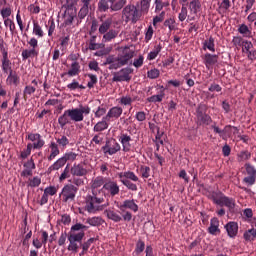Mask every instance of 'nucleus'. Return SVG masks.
Segmentation results:
<instances>
[{
  "label": "nucleus",
  "instance_id": "1",
  "mask_svg": "<svg viewBox=\"0 0 256 256\" xmlns=\"http://www.w3.org/2000/svg\"><path fill=\"white\" fill-rule=\"evenodd\" d=\"M91 113V108L89 106L80 105L78 108H71L64 111V113L59 116L58 124L61 129H65L66 125L74 123H81L85 119V115Z\"/></svg>",
  "mask_w": 256,
  "mask_h": 256
},
{
  "label": "nucleus",
  "instance_id": "2",
  "mask_svg": "<svg viewBox=\"0 0 256 256\" xmlns=\"http://www.w3.org/2000/svg\"><path fill=\"white\" fill-rule=\"evenodd\" d=\"M85 209L87 212L95 214L101 211H105L109 207V203L105 202L104 194H95L86 196Z\"/></svg>",
  "mask_w": 256,
  "mask_h": 256
},
{
  "label": "nucleus",
  "instance_id": "3",
  "mask_svg": "<svg viewBox=\"0 0 256 256\" xmlns=\"http://www.w3.org/2000/svg\"><path fill=\"white\" fill-rule=\"evenodd\" d=\"M27 139L29 141H38L35 143H28L26 150L22 151L20 154L21 159H27L29 155H31V150L32 149H43L45 146V140L41 137V134L39 133H30L27 136Z\"/></svg>",
  "mask_w": 256,
  "mask_h": 256
},
{
  "label": "nucleus",
  "instance_id": "4",
  "mask_svg": "<svg viewBox=\"0 0 256 256\" xmlns=\"http://www.w3.org/2000/svg\"><path fill=\"white\" fill-rule=\"evenodd\" d=\"M118 61L121 67L129 65V61L135 57V50L131 49V46H121L117 48Z\"/></svg>",
  "mask_w": 256,
  "mask_h": 256
},
{
  "label": "nucleus",
  "instance_id": "5",
  "mask_svg": "<svg viewBox=\"0 0 256 256\" xmlns=\"http://www.w3.org/2000/svg\"><path fill=\"white\" fill-rule=\"evenodd\" d=\"M122 15L126 21V23H137L139 19H141V12L135 5H127L124 7L122 11Z\"/></svg>",
  "mask_w": 256,
  "mask_h": 256
},
{
  "label": "nucleus",
  "instance_id": "6",
  "mask_svg": "<svg viewBox=\"0 0 256 256\" xmlns=\"http://www.w3.org/2000/svg\"><path fill=\"white\" fill-rule=\"evenodd\" d=\"M83 237H85V232L80 231L78 234H68V251H72V253H77L79 251V247H81L83 243Z\"/></svg>",
  "mask_w": 256,
  "mask_h": 256
},
{
  "label": "nucleus",
  "instance_id": "7",
  "mask_svg": "<svg viewBox=\"0 0 256 256\" xmlns=\"http://www.w3.org/2000/svg\"><path fill=\"white\" fill-rule=\"evenodd\" d=\"M77 187L72 184L65 185L62 188V191L60 193V197L62 199L63 203H71L72 201H75V197L77 195Z\"/></svg>",
  "mask_w": 256,
  "mask_h": 256
},
{
  "label": "nucleus",
  "instance_id": "8",
  "mask_svg": "<svg viewBox=\"0 0 256 256\" xmlns=\"http://www.w3.org/2000/svg\"><path fill=\"white\" fill-rule=\"evenodd\" d=\"M212 201L216 205H220V207H228V209H234L235 208V200L223 195L222 193L213 194L212 195Z\"/></svg>",
  "mask_w": 256,
  "mask_h": 256
},
{
  "label": "nucleus",
  "instance_id": "9",
  "mask_svg": "<svg viewBox=\"0 0 256 256\" xmlns=\"http://www.w3.org/2000/svg\"><path fill=\"white\" fill-rule=\"evenodd\" d=\"M105 213L108 219H110V221H113L114 223H120V221L129 222L133 219V214H131V212L129 211H126L122 216L113 210H105Z\"/></svg>",
  "mask_w": 256,
  "mask_h": 256
},
{
  "label": "nucleus",
  "instance_id": "10",
  "mask_svg": "<svg viewBox=\"0 0 256 256\" xmlns=\"http://www.w3.org/2000/svg\"><path fill=\"white\" fill-rule=\"evenodd\" d=\"M102 151H104L105 155H115L121 151V145L117 140L111 139L106 141V144L102 147Z\"/></svg>",
  "mask_w": 256,
  "mask_h": 256
},
{
  "label": "nucleus",
  "instance_id": "11",
  "mask_svg": "<svg viewBox=\"0 0 256 256\" xmlns=\"http://www.w3.org/2000/svg\"><path fill=\"white\" fill-rule=\"evenodd\" d=\"M189 10L188 23L197 19V13L201 12V2L199 0H192L189 4Z\"/></svg>",
  "mask_w": 256,
  "mask_h": 256
},
{
  "label": "nucleus",
  "instance_id": "12",
  "mask_svg": "<svg viewBox=\"0 0 256 256\" xmlns=\"http://www.w3.org/2000/svg\"><path fill=\"white\" fill-rule=\"evenodd\" d=\"M91 183L92 193L103 195L101 187L105 185V178L103 176H97L95 178H92Z\"/></svg>",
  "mask_w": 256,
  "mask_h": 256
},
{
  "label": "nucleus",
  "instance_id": "13",
  "mask_svg": "<svg viewBox=\"0 0 256 256\" xmlns=\"http://www.w3.org/2000/svg\"><path fill=\"white\" fill-rule=\"evenodd\" d=\"M245 169L247 173V177L243 179L244 183L247 185H255L256 180V170L251 164H245Z\"/></svg>",
  "mask_w": 256,
  "mask_h": 256
},
{
  "label": "nucleus",
  "instance_id": "14",
  "mask_svg": "<svg viewBox=\"0 0 256 256\" xmlns=\"http://www.w3.org/2000/svg\"><path fill=\"white\" fill-rule=\"evenodd\" d=\"M129 75H131V69L129 68L121 69L120 71L114 73L112 81H115V82L131 81V76Z\"/></svg>",
  "mask_w": 256,
  "mask_h": 256
},
{
  "label": "nucleus",
  "instance_id": "15",
  "mask_svg": "<svg viewBox=\"0 0 256 256\" xmlns=\"http://www.w3.org/2000/svg\"><path fill=\"white\" fill-rule=\"evenodd\" d=\"M111 25H113V17H107V18L101 17L100 25L98 29V32L100 33V35H105L107 31H110Z\"/></svg>",
  "mask_w": 256,
  "mask_h": 256
},
{
  "label": "nucleus",
  "instance_id": "16",
  "mask_svg": "<svg viewBox=\"0 0 256 256\" xmlns=\"http://www.w3.org/2000/svg\"><path fill=\"white\" fill-rule=\"evenodd\" d=\"M118 209L122 211V213H125V209H129L130 211H133L134 213H137L139 211V205L135 203V200H124L121 205L118 206Z\"/></svg>",
  "mask_w": 256,
  "mask_h": 256
},
{
  "label": "nucleus",
  "instance_id": "17",
  "mask_svg": "<svg viewBox=\"0 0 256 256\" xmlns=\"http://www.w3.org/2000/svg\"><path fill=\"white\" fill-rule=\"evenodd\" d=\"M24 169L21 172V177H32L33 176V170L35 169V160L33 158H30L27 162L23 165Z\"/></svg>",
  "mask_w": 256,
  "mask_h": 256
},
{
  "label": "nucleus",
  "instance_id": "18",
  "mask_svg": "<svg viewBox=\"0 0 256 256\" xmlns=\"http://www.w3.org/2000/svg\"><path fill=\"white\" fill-rule=\"evenodd\" d=\"M121 115H123V108L114 106L107 112L106 116H104V119H107L108 121L111 119H119Z\"/></svg>",
  "mask_w": 256,
  "mask_h": 256
},
{
  "label": "nucleus",
  "instance_id": "19",
  "mask_svg": "<svg viewBox=\"0 0 256 256\" xmlns=\"http://www.w3.org/2000/svg\"><path fill=\"white\" fill-rule=\"evenodd\" d=\"M103 189L108 191L112 197H115V195H119V185H117V182L115 181H108L103 185Z\"/></svg>",
  "mask_w": 256,
  "mask_h": 256
},
{
  "label": "nucleus",
  "instance_id": "20",
  "mask_svg": "<svg viewBox=\"0 0 256 256\" xmlns=\"http://www.w3.org/2000/svg\"><path fill=\"white\" fill-rule=\"evenodd\" d=\"M204 65L207 69H210L213 67V65H216L219 61V56L206 53L203 57Z\"/></svg>",
  "mask_w": 256,
  "mask_h": 256
},
{
  "label": "nucleus",
  "instance_id": "21",
  "mask_svg": "<svg viewBox=\"0 0 256 256\" xmlns=\"http://www.w3.org/2000/svg\"><path fill=\"white\" fill-rule=\"evenodd\" d=\"M1 69L3 73L6 75L13 72V64L11 63V60L9 59V55L2 56L1 59Z\"/></svg>",
  "mask_w": 256,
  "mask_h": 256
},
{
  "label": "nucleus",
  "instance_id": "22",
  "mask_svg": "<svg viewBox=\"0 0 256 256\" xmlns=\"http://www.w3.org/2000/svg\"><path fill=\"white\" fill-rule=\"evenodd\" d=\"M80 1L82 3V8L78 13V17L80 19H85V17H87V14L89 13V9L91 7V3L93 0H80Z\"/></svg>",
  "mask_w": 256,
  "mask_h": 256
},
{
  "label": "nucleus",
  "instance_id": "23",
  "mask_svg": "<svg viewBox=\"0 0 256 256\" xmlns=\"http://www.w3.org/2000/svg\"><path fill=\"white\" fill-rule=\"evenodd\" d=\"M119 141L123 147L125 153L131 151V136L127 134H121Z\"/></svg>",
  "mask_w": 256,
  "mask_h": 256
},
{
  "label": "nucleus",
  "instance_id": "24",
  "mask_svg": "<svg viewBox=\"0 0 256 256\" xmlns=\"http://www.w3.org/2000/svg\"><path fill=\"white\" fill-rule=\"evenodd\" d=\"M104 65H109L108 69H119L121 67V63H119V57L115 58V56H108Z\"/></svg>",
  "mask_w": 256,
  "mask_h": 256
},
{
  "label": "nucleus",
  "instance_id": "25",
  "mask_svg": "<svg viewBox=\"0 0 256 256\" xmlns=\"http://www.w3.org/2000/svg\"><path fill=\"white\" fill-rule=\"evenodd\" d=\"M117 176L119 177L120 181H123V179H126L127 181H134V182L139 181V177L135 175V172H131V171L119 172Z\"/></svg>",
  "mask_w": 256,
  "mask_h": 256
},
{
  "label": "nucleus",
  "instance_id": "26",
  "mask_svg": "<svg viewBox=\"0 0 256 256\" xmlns=\"http://www.w3.org/2000/svg\"><path fill=\"white\" fill-rule=\"evenodd\" d=\"M237 133H239V129H237V127L231 126V125L225 126L224 134L222 135V139L224 141H227V139H229L233 135H237Z\"/></svg>",
  "mask_w": 256,
  "mask_h": 256
},
{
  "label": "nucleus",
  "instance_id": "27",
  "mask_svg": "<svg viewBox=\"0 0 256 256\" xmlns=\"http://www.w3.org/2000/svg\"><path fill=\"white\" fill-rule=\"evenodd\" d=\"M70 171L71 175L76 177H84V175L87 174V169H85L81 164H74Z\"/></svg>",
  "mask_w": 256,
  "mask_h": 256
},
{
  "label": "nucleus",
  "instance_id": "28",
  "mask_svg": "<svg viewBox=\"0 0 256 256\" xmlns=\"http://www.w3.org/2000/svg\"><path fill=\"white\" fill-rule=\"evenodd\" d=\"M107 121L109 120L103 117L101 121H99L98 123H96V125H94L93 131L95 133H101L102 131L109 129V123H107Z\"/></svg>",
  "mask_w": 256,
  "mask_h": 256
},
{
  "label": "nucleus",
  "instance_id": "29",
  "mask_svg": "<svg viewBox=\"0 0 256 256\" xmlns=\"http://www.w3.org/2000/svg\"><path fill=\"white\" fill-rule=\"evenodd\" d=\"M225 229L230 237H237L239 226L235 222H229L226 224Z\"/></svg>",
  "mask_w": 256,
  "mask_h": 256
},
{
  "label": "nucleus",
  "instance_id": "30",
  "mask_svg": "<svg viewBox=\"0 0 256 256\" xmlns=\"http://www.w3.org/2000/svg\"><path fill=\"white\" fill-rule=\"evenodd\" d=\"M208 232L210 233V235H217V233H221V230H219V219L212 218L210 220Z\"/></svg>",
  "mask_w": 256,
  "mask_h": 256
},
{
  "label": "nucleus",
  "instance_id": "31",
  "mask_svg": "<svg viewBox=\"0 0 256 256\" xmlns=\"http://www.w3.org/2000/svg\"><path fill=\"white\" fill-rule=\"evenodd\" d=\"M163 99H165V89H163V87H161V90L158 94L147 98V102L148 103H161V101H163Z\"/></svg>",
  "mask_w": 256,
  "mask_h": 256
},
{
  "label": "nucleus",
  "instance_id": "32",
  "mask_svg": "<svg viewBox=\"0 0 256 256\" xmlns=\"http://www.w3.org/2000/svg\"><path fill=\"white\" fill-rule=\"evenodd\" d=\"M21 79L19 78V75H17V72L12 71L8 73V77L6 79V83L8 85H19Z\"/></svg>",
  "mask_w": 256,
  "mask_h": 256
},
{
  "label": "nucleus",
  "instance_id": "33",
  "mask_svg": "<svg viewBox=\"0 0 256 256\" xmlns=\"http://www.w3.org/2000/svg\"><path fill=\"white\" fill-rule=\"evenodd\" d=\"M50 148V155L48 156V161H53L55 157H57L61 151L59 150V145L55 142H51L49 145Z\"/></svg>",
  "mask_w": 256,
  "mask_h": 256
},
{
  "label": "nucleus",
  "instance_id": "34",
  "mask_svg": "<svg viewBox=\"0 0 256 256\" xmlns=\"http://www.w3.org/2000/svg\"><path fill=\"white\" fill-rule=\"evenodd\" d=\"M67 162L63 159V156L59 158L56 162H54L49 168L48 171L49 173L53 171H59V169H62V167H65V164Z\"/></svg>",
  "mask_w": 256,
  "mask_h": 256
},
{
  "label": "nucleus",
  "instance_id": "35",
  "mask_svg": "<svg viewBox=\"0 0 256 256\" xmlns=\"http://www.w3.org/2000/svg\"><path fill=\"white\" fill-rule=\"evenodd\" d=\"M111 3L110 9L112 11H121L122 7H125V3H127V0H109Z\"/></svg>",
  "mask_w": 256,
  "mask_h": 256
},
{
  "label": "nucleus",
  "instance_id": "36",
  "mask_svg": "<svg viewBox=\"0 0 256 256\" xmlns=\"http://www.w3.org/2000/svg\"><path fill=\"white\" fill-rule=\"evenodd\" d=\"M119 35V31L111 29L108 30L106 33L103 34V41L105 43H109V41H113Z\"/></svg>",
  "mask_w": 256,
  "mask_h": 256
},
{
  "label": "nucleus",
  "instance_id": "37",
  "mask_svg": "<svg viewBox=\"0 0 256 256\" xmlns=\"http://www.w3.org/2000/svg\"><path fill=\"white\" fill-rule=\"evenodd\" d=\"M86 223H88V225H91V227H99L100 225L105 223V221L103 220V218L99 216H94V217L88 218L86 220Z\"/></svg>",
  "mask_w": 256,
  "mask_h": 256
},
{
  "label": "nucleus",
  "instance_id": "38",
  "mask_svg": "<svg viewBox=\"0 0 256 256\" xmlns=\"http://www.w3.org/2000/svg\"><path fill=\"white\" fill-rule=\"evenodd\" d=\"M203 49L206 51H211L212 53H215V39L213 37H209V39L205 40L203 43Z\"/></svg>",
  "mask_w": 256,
  "mask_h": 256
},
{
  "label": "nucleus",
  "instance_id": "39",
  "mask_svg": "<svg viewBox=\"0 0 256 256\" xmlns=\"http://www.w3.org/2000/svg\"><path fill=\"white\" fill-rule=\"evenodd\" d=\"M69 11L71 10L68 9L64 15V25L66 26L73 25V20L77 15L75 12H69Z\"/></svg>",
  "mask_w": 256,
  "mask_h": 256
},
{
  "label": "nucleus",
  "instance_id": "40",
  "mask_svg": "<svg viewBox=\"0 0 256 256\" xmlns=\"http://www.w3.org/2000/svg\"><path fill=\"white\" fill-rule=\"evenodd\" d=\"M85 229H87V226H85L81 223H77L71 227L68 235H79V233H81V231H83ZM77 231H79V232H77Z\"/></svg>",
  "mask_w": 256,
  "mask_h": 256
},
{
  "label": "nucleus",
  "instance_id": "41",
  "mask_svg": "<svg viewBox=\"0 0 256 256\" xmlns=\"http://www.w3.org/2000/svg\"><path fill=\"white\" fill-rule=\"evenodd\" d=\"M238 33H240V35H242L243 37H251V29H249V26H247V24H241L238 27Z\"/></svg>",
  "mask_w": 256,
  "mask_h": 256
},
{
  "label": "nucleus",
  "instance_id": "42",
  "mask_svg": "<svg viewBox=\"0 0 256 256\" xmlns=\"http://www.w3.org/2000/svg\"><path fill=\"white\" fill-rule=\"evenodd\" d=\"M161 49H163V47L161 46V44H158L154 47V50H152L148 56L147 59L148 61H153L154 59H157V55H159V52L161 51Z\"/></svg>",
  "mask_w": 256,
  "mask_h": 256
},
{
  "label": "nucleus",
  "instance_id": "43",
  "mask_svg": "<svg viewBox=\"0 0 256 256\" xmlns=\"http://www.w3.org/2000/svg\"><path fill=\"white\" fill-rule=\"evenodd\" d=\"M39 55V51H37V49H25L22 51V58L25 59H29V57H37Z\"/></svg>",
  "mask_w": 256,
  "mask_h": 256
},
{
  "label": "nucleus",
  "instance_id": "44",
  "mask_svg": "<svg viewBox=\"0 0 256 256\" xmlns=\"http://www.w3.org/2000/svg\"><path fill=\"white\" fill-rule=\"evenodd\" d=\"M179 21L183 22L187 19L189 21V10L187 9V6L182 5L181 11L178 14Z\"/></svg>",
  "mask_w": 256,
  "mask_h": 256
},
{
  "label": "nucleus",
  "instance_id": "45",
  "mask_svg": "<svg viewBox=\"0 0 256 256\" xmlns=\"http://www.w3.org/2000/svg\"><path fill=\"white\" fill-rule=\"evenodd\" d=\"M243 237H244L245 241H255L256 229L252 228V229H249L248 231L244 232Z\"/></svg>",
  "mask_w": 256,
  "mask_h": 256
},
{
  "label": "nucleus",
  "instance_id": "46",
  "mask_svg": "<svg viewBox=\"0 0 256 256\" xmlns=\"http://www.w3.org/2000/svg\"><path fill=\"white\" fill-rule=\"evenodd\" d=\"M56 145H58V147H61L62 149L67 148V145H69V138L65 135H62L61 137L56 139Z\"/></svg>",
  "mask_w": 256,
  "mask_h": 256
},
{
  "label": "nucleus",
  "instance_id": "47",
  "mask_svg": "<svg viewBox=\"0 0 256 256\" xmlns=\"http://www.w3.org/2000/svg\"><path fill=\"white\" fill-rule=\"evenodd\" d=\"M80 69H81V66L79 65V63L73 62L71 64V69L68 71L69 77H75L79 73Z\"/></svg>",
  "mask_w": 256,
  "mask_h": 256
},
{
  "label": "nucleus",
  "instance_id": "48",
  "mask_svg": "<svg viewBox=\"0 0 256 256\" xmlns=\"http://www.w3.org/2000/svg\"><path fill=\"white\" fill-rule=\"evenodd\" d=\"M118 103L127 107L128 105H132L133 98L129 95H125L118 99Z\"/></svg>",
  "mask_w": 256,
  "mask_h": 256
},
{
  "label": "nucleus",
  "instance_id": "49",
  "mask_svg": "<svg viewBox=\"0 0 256 256\" xmlns=\"http://www.w3.org/2000/svg\"><path fill=\"white\" fill-rule=\"evenodd\" d=\"M150 7H151V0H141L140 2L141 13H149Z\"/></svg>",
  "mask_w": 256,
  "mask_h": 256
},
{
  "label": "nucleus",
  "instance_id": "50",
  "mask_svg": "<svg viewBox=\"0 0 256 256\" xmlns=\"http://www.w3.org/2000/svg\"><path fill=\"white\" fill-rule=\"evenodd\" d=\"M27 185L28 187H39L41 185V177L35 176L33 178H29Z\"/></svg>",
  "mask_w": 256,
  "mask_h": 256
},
{
  "label": "nucleus",
  "instance_id": "51",
  "mask_svg": "<svg viewBox=\"0 0 256 256\" xmlns=\"http://www.w3.org/2000/svg\"><path fill=\"white\" fill-rule=\"evenodd\" d=\"M121 183H123V185H125V187H127V189H129L130 191H137V184L131 182V180H126V179H122L120 180Z\"/></svg>",
  "mask_w": 256,
  "mask_h": 256
},
{
  "label": "nucleus",
  "instance_id": "52",
  "mask_svg": "<svg viewBox=\"0 0 256 256\" xmlns=\"http://www.w3.org/2000/svg\"><path fill=\"white\" fill-rule=\"evenodd\" d=\"M33 33L36 35V37H43V29L37 22H33Z\"/></svg>",
  "mask_w": 256,
  "mask_h": 256
},
{
  "label": "nucleus",
  "instance_id": "53",
  "mask_svg": "<svg viewBox=\"0 0 256 256\" xmlns=\"http://www.w3.org/2000/svg\"><path fill=\"white\" fill-rule=\"evenodd\" d=\"M88 77H89L90 80L87 84V87L89 89H93L95 87V85H97V76L93 75V74H88Z\"/></svg>",
  "mask_w": 256,
  "mask_h": 256
},
{
  "label": "nucleus",
  "instance_id": "54",
  "mask_svg": "<svg viewBox=\"0 0 256 256\" xmlns=\"http://www.w3.org/2000/svg\"><path fill=\"white\" fill-rule=\"evenodd\" d=\"M198 119L202 121L205 125H209L211 123V116L203 113H198Z\"/></svg>",
  "mask_w": 256,
  "mask_h": 256
},
{
  "label": "nucleus",
  "instance_id": "55",
  "mask_svg": "<svg viewBox=\"0 0 256 256\" xmlns=\"http://www.w3.org/2000/svg\"><path fill=\"white\" fill-rule=\"evenodd\" d=\"M0 13H1V16L2 18L5 20V19H9V17H11V13H12V10H11V7H5V8H2L0 10Z\"/></svg>",
  "mask_w": 256,
  "mask_h": 256
},
{
  "label": "nucleus",
  "instance_id": "56",
  "mask_svg": "<svg viewBox=\"0 0 256 256\" xmlns=\"http://www.w3.org/2000/svg\"><path fill=\"white\" fill-rule=\"evenodd\" d=\"M62 157L66 161V163H67V161H75V159H77V153L67 152Z\"/></svg>",
  "mask_w": 256,
  "mask_h": 256
},
{
  "label": "nucleus",
  "instance_id": "57",
  "mask_svg": "<svg viewBox=\"0 0 256 256\" xmlns=\"http://www.w3.org/2000/svg\"><path fill=\"white\" fill-rule=\"evenodd\" d=\"M5 27H9L10 32L15 33V22L11 20L10 18H6L4 20Z\"/></svg>",
  "mask_w": 256,
  "mask_h": 256
},
{
  "label": "nucleus",
  "instance_id": "58",
  "mask_svg": "<svg viewBox=\"0 0 256 256\" xmlns=\"http://www.w3.org/2000/svg\"><path fill=\"white\" fill-rule=\"evenodd\" d=\"M164 27H168L169 31L175 30V20L173 18H169L164 21Z\"/></svg>",
  "mask_w": 256,
  "mask_h": 256
},
{
  "label": "nucleus",
  "instance_id": "59",
  "mask_svg": "<svg viewBox=\"0 0 256 256\" xmlns=\"http://www.w3.org/2000/svg\"><path fill=\"white\" fill-rule=\"evenodd\" d=\"M167 3L163 2V0H155V11L158 13L159 11H163V7H167Z\"/></svg>",
  "mask_w": 256,
  "mask_h": 256
},
{
  "label": "nucleus",
  "instance_id": "60",
  "mask_svg": "<svg viewBox=\"0 0 256 256\" xmlns=\"http://www.w3.org/2000/svg\"><path fill=\"white\" fill-rule=\"evenodd\" d=\"M143 251H145V242H143V240H139L136 243L135 253L139 255V253H143Z\"/></svg>",
  "mask_w": 256,
  "mask_h": 256
},
{
  "label": "nucleus",
  "instance_id": "61",
  "mask_svg": "<svg viewBox=\"0 0 256 256\" xmlns=\"http://www.w3.org/2000/svg\"><path fill=\"white\" fill-rule=\"evenodd\" d=\"M163 137V132L159 131V128H157V134L155 137V143L157 146V149H159V145H163V140L161 139Z\"/></svg>",
  "mask_w": 256,
  "mask_h": 256
},
{
  "label": "nucleus",
  "instance_id": "62",
  "mask_svg": "<svg viewBox=\"0 0 256 256\" xmlns=\"http://www.w3.org/2000/svg\"><path fill=\"white\" fill-rule=\"evenodd\" d=\"M253 49V43L250 41H243L242 43V51L243 53H247V51H251Z\"/></svg>",
  "mask_w": 256,
  "mask_h": 256
},
{
  "label": "nucleus",
  "instance_id": "63",
  "mask_svg": "<svg viewBox=\"0 0 256 256\" xmlns=\"http://www.w3.org/2000/svg\"><path fill=\"white\" fill-rule=\"evenodd\" d=\"M98 9L99 11H107V9H109V3L107 0H99Z\"/></svg>",
  "mask_w": 256,
  "mask_h": 256
},
{
  "label": "nucleus",
  "instance_id": "64",
  "mask_svg": "<svg viewBox=\"0 0 256 256\" xmlns=\"http://www.w3.org/2000/svg\"><path fill=\"white\" fill-rule=\"evenodd\" d=\"M147 75L149 79H157L159 77V70L158 69H152L147 72Z\"/></svg>",
  "mask_w": 256,
  "mask_h": 256
}]
</instances>
